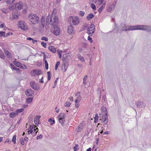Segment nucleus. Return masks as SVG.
<instances>
[{
  "mask_svg": "<svg viewBox=\"0 0 151 151\" xmlns=\"http://www.w3.org/2000/svg\"><path fill=\"white\" fill-rule=\"evenodd\" d=\"M58 22V17L57 16H50L48 15L47 17L46 20V24L49 23L53 26L57 25V23Z\"/></svg>",
  "mask_w": 151,
  "mask_h": 151,
  "instance_id": "1",
  "label": "nucleus"
},
{
  "mask_svg": "<svg viewBox=\"0 0 151 151\" xmlns=\"http://www.w3.org/2000/svg\"><path fill=\"white\" fill-rule=\"evenodd\" d=\"M28 19L33 25L38 23L39 21V18L36 14L31 13L28 16Z\"/></svg>",
  "mask_w": 151,
  "mask_h": 151,
  "instance_id": "2",
  "label": "nucleus"
},
{
  "mask_svg": "<svg viewBox=\"0 0 151 151\" xmlns=\"http://www.w3.org/2000/svg\"><path fill=\"white\" fill-rule=\"evenodd\" d=\"M104 114L102 116L101 119L100 120H101V122H103L105 125H106L108 122V118L107 116V111L106 108L105 107V110L103 111Z\"/></svg>",
  "mask_w": 151,
  "mask_h": 151,
  "instance_id": "3",
  "label": "nucleus"
},
{
  "mask_svg": "<svg viewBox=\"0 0 151 151\" xmlns=\"http://www.w3.org/2000/svg\"><path fill=\"white\" fill-rule=\"evenodd\" d=\"M79 18L76 17H71L68 19V21L71 24H72L74 25L78 24L79 22Z\"/></svg>",
  "mask_w": 151,
  "mask_h": 151,
  "instance_id": "4",
  "label": "nucleus"
},
{
  "mask_svg": "<svg viewBox=\"0 0 151 151\" xmlns=\"http://www.w3.org/2000/svg\"><path fill=\"white\" fill-rule=\"evenodd\" d=\"M95 27L94 24H91L87 28V33L89 35L91 36L94 33L95 31Z\"/></svg>",
  "mask_w": 151,
  "mask_h": 151,
  "instance_id": "5",
  "label": "nucleus"
},
{
  "mask_svg": "<svg viewBox=\"0 0 151 151\" xmlns=\"http://www.w3.org/2000/svg\"><path fill=\"white\" fill-rule=\"evenodd\" d=\"M140 25H138L137 26H129V28L125 29H124V27L121 29V31H132L136 30H139V26Z\"/></svg>",
  "mask_w": 151,
  "mask_h": 151,
  "instance_id": "6",
  "label": "nucleus"
},
{
  "mask_svg": "<svg viewBox=\"0 0 151 151\" xmlns=\"http://www.w3.org/2000/svg\"><path fill=\"white\" fill-rule=\"evenodd\" d=\"M139 30L145 31L149 32H151V26L147 25H142L139 27Z\"/></svg>",
  "mask_w": 151,
  "mask_h": 151,
  "instance_id": "7",
  "label": "nucleus"
},
{
  "mask_svg": "<svg viewBox=\"0 0 151 151\" xmlns=\"http://www.w3.org/2000/svg\"><path fill=\"white\" fill-rule=\"evenodd\" d=\"M18 26L23 30H26L28 29V27L26 23L23 21L19 22Z\"/></svg>",
  "mask_w": 151,
  "mask_h": 151,
  "instance_id": "8",
  "label": "nucleus"
},
{
  "mask_svg": "<svg viewBox=\"0 0 151 151\" xmlns=\"http://www.w3.org/2000/svg\"><path fill=\"white\" fill-rule=\"evenodd\" d=\"M42 73V72L41 70L37 69L33 70L31 72L32 75L33 76H38Z\"/></svg>",
  "mask_w": 151,
  "mask_h": 151,
  "instance_id": "9",
  "label": "nucleus"
},
{
  "mask_svg": "<svg viewBox=\"0 0 151 151\" xmlns=\"http://www.w3.org/2000/svg\"><path fill=\"white\" fill-rule=\"evenodd\" d=\"M23 6V4L21 1H19L15 5V9L17 11H18L22 9Z\"/></svg>",
  "mask_w": 151,
  "mask_h": 151,
  "instance_id": "10",
  "label": "nucleus"
},
{
  "mask_svg": "<svg viewBox=\"0 0 151 151\" xmlns=\"http://www.w3.org/2000/svg\"><path fill=\"white\" fill-rule=\"evenodd\" d=\"M54 30L52 31V33L55 35L58 36L60 34V29L59 28H58L57 25L53 26Z\"/></svg>",
  "mask_w": 151,
  "mask_h": 151,
  "instance_id": "11",
  "label": "nucleus"
},
{
  "mask_svg": "<svg viewBox=\"0 0 151 151\" xmlns=\"http://www.w3.org/2000/svg\"><path fill=\"white\" fill-rule=\"evenodd\" d=\"M14 63L16 66L20 68H27L26 66L25 65L23 64H22L19 62L14 61Z\"/></svg>",
  "mask_w": 151,
  "mask_h": 151,
  "instance_id": "12",
  "label": "nucleus"
},
{
  "mask_svg": "<svg viewBox=\"0 0 151 151\" xmlns=\"http://www.w3.org/2000/svg\"><path fill=\"white\" fill-rule=\"evenodd\" d=\"M30 85L33 89L37 91L40 89V87L38 86L34 81H31L30 82Z\"/></svg>",
  "mask_w": 151,
  "mask_h": 151,
  "instance_id": "13",
  "label": "nucleus"
},
{
  "mask_svg": "<svg viewBox=\"0 0 151 151\" xmlns=\"http://www.w3.org/2000/svg\"><path fill=\"white\" fill-rule=\"evenodd\" d=\"M26 95L28 96H31L34 94V91L31 89H27L25 92Z\"/></svg>",
  "mask_w": 151,
  "mask_h": 151,
  "instance_id": "14",
  "label": "nucleus"
},
{
  "mask_svg": "<svg viewBox=\"0 0 151 151\" xmlns=\"http://www.w3.org/2000/svg\"><path fill=\"white\" fill-rule=\"evenodd\" d=\"M70 57V55L68 53H66L63 55V56L62 60L63 62H67L69 58Z\"/></svg>",
  "mask_w": 151,
  "mask_h": 151,
  "instance_id": "15",
  "label": "nucleus"
},
{
  "mask_svg": "<svg viewBox=\"0 0 151 151\" xmlns=\"http://www.w3.org/2000/svg\"><path fill=\"white\" fill-rule=\"evenodd\" d=\"M45 18L44 16H42L41 19L40 21V24L41 26L40 27V28L41 29H43L45 27Z\"/></svg>",
  "mask_w": 151,
  "mask_h": 151,
  "instance_id": "16",
  "label": "nucleus"
},
{
  "mask_svg": "<svg viewBox=\"0 0 151 151\" xmlns=\"http://www.w3.org/2000/svg\"><path fill=\"white\" fill-rule=\"evenodd\" d=\"M116 4H110L107 8V11L109 12H111L114 9Z\"/></svg>",
  "mask_w": 151,
  "mask_h": 151,
  "instance_id": "17",
  "label": "nucleus"
},
{
  "mask_svg": "<svg viewBox=\"0 0 151 151\" xmlns=\"http://www.w3.org/2000/svg\"><path fill=\"white\" fill-rule=\"evenodd\" d=\"M74 30L72 25H70L68 27V31L69 34H73L74 32Z\"/></svg>",
  "mask_w": 151,
  "mask_h": 151,
  "instance_id": "18",
  "label": "nucleus"
},
{
  "mask_svg": "<svg viewBox=\"0 0 151 151\" xmlns=\"http://www.w3.org/2000/svg\"><path fill=\"white\" fill-rule=\"evenodd\" d=\"M4 53L8 58H10L12 57L11 54L7 50L4 49Z\"/></svg>",
  "mask_w": 151,
  "mask_h": 151,
  "instance_id": "19",
  "label": "nucleus"
},
{
  "mask_svg": "<svg viewBox=\"0 0 151 151\" xmlns=\"http://www.w3.org/2000/svg\"><path fill=\"white\" fill-rule=\"evenodd\" d=\"M94 17V15L92 13L89 14L87 16L86 19L88 20H89L93 18Z\"/></svg>",
  "mask_w": 151,
  "mask_h": 151,
  "instance_id": "20",
  "label": "nucleus"
},
{
  "mask_svg": "<svg viewBox=\"0 0 151 151\" xmlns=\"http://www.w3.org/2000/svg\"><path fill=\"white\" fill-rule=\"evenodd\" d=\"M83 124L82 123H81V124H80L77 129V131L78 132H81L83 129Z\"/></svg>",
  "mask_w": 151,
  "mask_h": 151,
  "instance_id": "21",
  "label": "nucleus"
},
{
  "mask_svg": "<svg viewBox=\"0 0 151 151\" xmlns=\"http://www.w3.org/2000/svg\"><path fill=\"white\" fill-rule=\"evenodd\" d=\"M48 48L49 50L54 53L56 52V51L55 48L53 46H50Z\"/></svg>",
  "mask_w": 151,
  "mask_h": 151,
  "instance_id": "22",
  "label": "nucleus"
},
{
  "mask_svg": "<svg viewBox=\"0 0 151 151\" xmlns=\"http://www.w3.org/2000/svg\"><path fill=\"white\" fill-rule=\"evenodd\" d=\"M33 126H32L31 125L29 127L28 129V134H32L33 133Z\"/></svg>",
  "mask_w": 151,
  "mask_h": 151,
  "instance_id": "23",
  "label": "nucleus"
},
{
  "mask_svg": "<svg viewBox=\"0 0 151 151\" xmlns=\"http://www.w3.org/2000/svg\"><path fill=\"white\" fill-rule=\"evenodd\" d=\"M17 115V113L15 111L9 114L10 117L13 118Z\"/></svg>",
  "mask_w": 151,
  "mask_h": 151,
  "instance_id": "24",
  "label": "nucleus"
},
{
  "mask_svg": "<svg viewBox=\"0 0 151 151\" xmlns=\"http://www.w3.org/2000/svg\"><path fill=\"white\" fill-rule=\"evenodd\" d=\"M33 99V98L32 97L27 98L26 99V102L27 103L30 104L32 101Z\"/></svg>",
  "mask_w": 151,
  "mask_h": 151,
  "instance_id": "25",
  "label": "nucleus"
},
{
  "mask_svg": "<svg viewBox=\"0 0 151 151\" xmlns=\"http://www.w3.org/2000/svg\"><path fill=\"white\" fill-rule=\"evenodd\" d=\"M63 62V63L62 64V66L64 67V69H65V71L66 70L67 68H68V63L67 62Z\"/></svg>",
  "mask_w": 151,
  "mask_h": 151,
  "instance_id": "26",
  "label": "nucleus"
},
{
  "mask_svg": "<svg viewBox=\"0 0 151 151\" xmlns=\"http://www.w3.org/2000/svg\"><path fill=\"white\" fill-rule=\"evenodd\" d=\"M105 7V4H103L101 7L98 9V11L99 13H100L102 11L103 9Z\"/></svg>",
  "mask_w": 151,
  "mask_h": 151,
  "instance_id": "27",
  "label": "nucleus"
},
{
  "mask_svg": "<svg viewBox=\"0 0 151 151\" xmlns=\"http://www.w3.org/2000/svg\"><path fill=\"white\" fill-rule=\"evenodd\" d=\"M57 13V10L56 9H54L53 11L51 14L50 16H57L56 15V14Z\"/></svg>",
  "mask_w": 151,
  "mask_h": 151,
  "instance_id": "28",
  "label": "nucleus"
},
{
  "mask_svg": "<svg viewBox=\"0 0 151 151\" xmlns=\"http://www.w3.org/2000/svg\"><path fill=\"white\" fill-rule=\"evenodd\" d=\"M65 114L63 113L60 114L58 116V119H64Z\"/></svg>",
  "mask_w": 151,
  "mask_h": 151,
  "instance_id": "29",
  "label": "nucleus"
},
{
  "mask_svg": "<svg viewBox=\"0 0 151 151\" xmlns=\"http://www.w3.org/2000/svg\"><path fill=\"white\" fill-rule=\"evenodd\" d=\"M43 60L45 61V68L46 70L48 69V65L47 61L45 59V58H43Z\"/></svg>",
  "mask_w": 151,
  "mask_h": 151,
  "instance_id": "30",
  "label": "nucleus"
},
{
  "mask_svg": "<svg viewBox=\"0 0 151 151\" xmlns=\"http://www.w3.org/2000/svg\"><path fill=\"white\" fill-rule=\"evenodd\" d=\"M0 57L2 59H4L5 58L4 53L1 50H0Z\"/></svg>",
  "mask_w": 151,
  "mask_h": 151,
  "instance_id": "31",
  "label": "nucleus"
},
{
  "mask_svg": "<svg viewBox=\"0 0 151 151\" xmlns=\"http://www.w3.org/2000/svg\"><path fill=\"white\" fill-rule=\"evenodd\" d=\"M16 0H5V1L7 4H11Z\"/></svg>",
  "mask_w": 151,
  "mask_h": 151,
  "instance_id": "32",
  "label": "nucleus"
},
{
  "mask_svg": "<svg viewBox=\"0 0 151 151\" xmlns=\"http://www.w3.org/2000/svg\"><path fill=\"white\" fill-rule=\"evenodd\" d=\"M88 78V76H84L83 78V83L85 85L86 84V80Z\"/></svg>",
  "mask_w": 151,
  "mask_h": 151,
  "instance_id": "33",
  "label": "nucleus"
},
{
  "mask_svg": "<svg viewBox=\"0 0 151 151\" xmlns=\"http://www.w3.org/2000/svg\"><path fill=\"white\" fill-rule=\"evenodd\" d=\"M24 109H17V110L15 112L16 113H17V115L19 114V113L22 112L23 111Z\"/></svg>",
  "mask_w": 151,
  "mask_h": 151,
  "instance_id": "34",
  "label": "nucleus"
},
{
  "mask_svg": "<svg viewBox=\"0 0 151 151\" xmlns=\"http://www.w3.org/2000/svg\"><path fill=\"white\" fill-rule=\"evenodd\" d=\"M16 135H14L13 136L12 139V142H14V144H15L16 142Z\"/></svg>",
  "mask_w": 151,
  "mask_h": 151,
  "instance_id": "35",
  "label": "nucleus"
},
{
  "mask_svg": "<svg viewBox=\"0 0 151 151\" xmlns=\"http://www.w3.org/2000/svg\"><path fill=\"white\" fill-rule=\"evenodd\" d=\"M60 123L62 125L64 124V122H65V119H58Z\"/></svg>",
  "mask_w": 151,
  "mask_h": 151,
  "instance_id": "36",
  "label": "nucleus"
},
{
  "mask_svg": "<svg viewBox=\"0 0 151 151\" xmlns=\"http://www.w3.org/2000/svg\"><path fill=\"white\" fill-rule=\"evenodd\" d=\"M81 46L82 47L86 48L87 47V44L85 42H83L81 44Z\"/></svg>",
  "mask_w": 151,
  "mask_h": 151,
  "instance_id": "37",
  "label": "nucleus"
},
{
  "mask_svg": "<svg viewBox=\"0 0 151 151\" xmlns=\"http://www.w3.org/2000/svg\"><path fill=\"white\" fill-rule=\"evenodd\" d=\"M60 62L59 61H58L57 62L55 65V69L56 70L57 69V68L58 67V66L60 64Z\"/></svg>",
  "mask_w": 151,
  "mask_h": 151,
  "instance_id": "38",
  "label": "nucleus"
},
{
  "mask_svg": "<svg viewBox=\"0 0 151 151\" xmlns=\"http://www.w3.org/2000/svg\"><path fill=\"white\" fill-rule=\"evenodd\" d=\"M47 74L48 76V80L50 81V80L51 75L50 71L47 72Z\"/></svg>",
  "mask_w": 151,
  "mask_h": 151,
  "instance_id": "39",
  "label": "nucleus"
},
{
  "mask_svg": "<svg viewBox=\"0 0 151 151\" xmlns=\"http://www.w3.org/2000/svg\"><path fill=\"white\" fill-rule=\"evenodd\" d=\"M98 114H95V116L94 117V122L96 123V121H98Z\"/></svg>",
  "mask_w": 151,
  "mask_h": 151,
  "instance_id": "40",
  "label": "nucleus"
},
{
  "mask_svg": "<svg viewBox=\"0 0 151 151\" xmlns=\"http://www.w3.org/2000/svg\"><path fill=\"white\" fill-rule=\"evenodd\" d=\"M76 96H77L76 99L78 100L79 102H80L81 99V97L80 95H78L76 94Z\"/></svg>",
  "mask_w": 151,
  "mask_h": 151,
  "instance_id": "41",
  "label": "nucleus"
},
{
  "mask_svg": "<svg viewBox=\"0 0 151 151\" xmlns=\"http://www.w3.org/2000/svg\"><path fill=\"white\" fill-rule=\"evenodd\" d=\"M91 6L94 10H95L96 9V6L94 4H91Z\"/></svg>",
  "mask_w": 151,
  "mask_h": 151,
  "instance_id": "42",
  "label": "nucleus"
},
{
  "mask_svg": "<svg viewBox=\"0 0 151 151\" xmlns=\"http://www.w3.org/2000/svg\"><path fill=\"white\" fill-rule=\"evenodd\" d=\"M13 16L15 19H17L18 18V16L17 15V13L15 14V13H13Z\"/></svg>",
  "mask_w": 151,
  "mask_h": 151,
  "instance_id": "43",
  "label": "nucleus"
},
{
  "mask_svg": "<svg viewBox=\"0 0 151 151\" xmlns=\"http://www.w3.org/2000/svg\"><path fill=\"white\" fill-rule=\"evenodd\" d=\"M65 106L67 107H69L70 106L71 103L70 102H67L65 104Z\"/></svg>",
  "mask_w": 151,
  "mask_h": 151,
  "instance_id": "44",
  "label": "nucleus"
},
{
  "mask_svg": "<svg viewBox=\"0 0 151 151\" xmlns=\"http://www.w3.org/2000/svg\"><path fill=\"white\" fill-rule=\"evenodd\" d=\"M88 27V25L87 24H85L84 25L83 27L82 28V30H85L86 29H87Z\"/></svg>",
  "mask_w": 151,
  "mask_h": 151,
  "instance_id": "45",
  "label": "nucleus"
},
{
  "mask_svg": "<svg viewBox=\"0 0 151 151\" xmlns=\"http://www.w3.org/2000/svg\"><path fill=\"white\" fill-rule=\"evenodd\" d=\"M5 36V32H4L0 31V36Z\"/></svg>",
  "mask_w": 151,
  "mask_h": 151,
  "instance_id": "46",
  "label": "nucleus"
},
{
  "mask_svg": "<svg viewBox=\"0 0 151 151\" xmlns=\"http://www.w3.org/2000/svg\"><path fill=\"white\" fill-rule=\"evenodd\" d=\"M85 14V12L84 11H80L79 14L81 17L83 16Z\"/></svg>",
  "mask_w": 151,
  "mask_h": 151,
  "instance_id": "47",
  "label": "nucleus"
},
{
  "mask_svg": "<svg viewBox=\"0 0 151 151\" xmlns=\"http://www.w3.org/2000/svg\"><path fill=\"white\" fill-rule=\"evenodd\" d=\"M78 59L82 62H83L84 61V58L81 56H79Z\"/></svg>",
  "mask_w": 151,
  "mask_h": 151,
  "instance_id": "48",
  "label": "nucleus"
},
{
  "mask_svg": "<svg viewBox=\"0 0 151 151\" xmlns=\"http://www.w3.org/2000/svg\"><path fill=\"white\" fill-rule=\"evenodd\" d=\"M42 40H44L46 41H47L48 40V39L47 38L45 37H42L41 38Z\"/></svg>",
  "mask_w": 151,
  "mask_h": 151,
  "instance_id": "49",
  "label": "nucleus"
},
{
  "mask_svg": "<svg viewBox=\"0 0 151 151\" xmlns=\"http://www.w3.org/2000/svg\"><path fill=\"white\" fill-rule=\"evenodd\" d=\"M41 45H42V46L44 47V48H46V45H47V44L46 43L44 42H42L41 43Z\"/></svg>",
  "mask_w": 151,
  "mask_h": 151,
  "instance_id": "50",
  "label": "nucleus"
},
{
  "mask_svg": "<svg viewBox=\"0 0 151 151\" xmlns=\"http://www.w3.org/2000/svg\"><path fill=\"white\" fill-rule=\"evenodd\" d=\"M20 143L21 145H24V141L23 140V139L22 138L20 139Z\"/></svg>",
  "mask_w": 151,
  "mask_h": 151,
  "instance_id": "51",
  "label": "nucleus"
},
{
  "mask_svg": "<svg viewBox=\"0 0 151 151\" xmlns=\"http://www.w3.org/2000/svg\"><path fill=\"white\" fill-rule=\"evenodd\" d=\"M2 12L4 13H6L7 12V10L5 9H1Z\"/></svg>",
  "mask_w": 151,
  "mask_h": 151,
  "instance_id": "52",
  "label": "nucleus"
},
{
  "mask_svg": "<svg viewBox=\"0 0 151 151\" xmlns=\"http://www.w3.org/2000/svg\"><path fill=\"white\" fill-rule=\"evenodd\" d=\"M34 122L35 124H40V121L38 122V121L35 120V119H34Z\"/></svg>",
  "mask_w": 151,
  "mask_h": 151,
  "instance_id": "53",
  "label": "nucleus"
},
{
  "mask_svg": "<svg viewBox=\"0 0 151 151\" xmlns=\"http://www.w3.org/2000/svg\"><path fill=\"white\" fill-rule=\"evenodd\" d=\"M58 79V78H57L56 79V80L55 81V82H54V86H53V88H55V86L56 85V84L57 83V80Z\"/></svg>",
  "mask_w": 151,
  "mask_h": 151,
  "instance_id": "54",
  "label": "nucleus"
},
{
  "mask_svg": "<svg viewBox=\"0 0 151 151\" xmlns=\"http://www.w3.org/2000/svg\"><path fill=\"white\" fill-rule=\"evenodd\" d=\"M42 135H39L37 136V139H41L42 138Z\"/></svg>",
  "mask_w": 151,
  "mask_h": 151,
  "instance_id": "55",
  "label": "nucleus"
},
{
  "mask_svg": "<svg viewBox=\"0 0 151 151\" xmlns=\"http://www.w3.org/2000/svg\"><path fill=\"white\" fill-rule=\"evenodd\" d=\"M78 145H75V146L73 147V149L74 150V151H76L77 149V148L78 147Z\"/></svg>",
  "mask_w": 151,
  "mask_h": 151,
  "instance_id": "56",
  "label": "nucleus"
},
{
  "mask_svg": "<svg viewBox=\"0 0 151 151\" xmlns=\"http://www.w3.org/2000/svg\"><path fill=\"white\" fill-rule=\"evenodd\" d=\"M104 1V0H98V1L99 3V5L102 4L103 3Z\"/></svg>",
  "mask_w": 151,
  "mask_h": 151,
  "instance_id": "57",
  "label": "nucleus"
},
{
  "mask_svg": "<svg viewBox=\"0 0 151 151\" xmlns=\"http://www.w3.org/2000/svg\"><path fill=\"white\" fill-rule=\"evenodd\" d=\"M88 40L90 41L91 42H92V38L90 36H88Z\"/></svg>",
  "mask_w": 151,
  "mask_h": 151,
  "instance_id": "58",
  "label": "nucleus"
},
{
  "mask_svg": "<svg viewBox=\"0 0 151 151\" xmlns=\"http://www.w3.org/2000/svg\"><path fill=\"white\" fill-rule=\"evenodd\" d=\"M10 67L14 70V68L15 67L12 63L10 64Z\"/></svg>",
  "mask_w": 151,
  "mask_h": 151,
  "instance_id": "59",
  "label": "nucleus"
},
{
  "mask_svg": "<svg viewBox=\"0 0 151 151\" xmlns=\"http://www.w3.org/2000/svg\"><path fill=\"white\" fill-rule=\"evenodd\" d=\"M40 118V116H37L35 118V120L38 121V122H40L39 119Z\"/></svg>",
  "mask_w": 151,
  "mask_h": 151,
  "instance_id": "60",
  "label": "nucleus"
},
{
  "mask_svg": "<svg viewBox=\"0 0 151 151\" xmlns=\"http://www.w3.org/2000/svg\"><path fill=\"white\" fill-rule=\"evenodd\" d=\"M43 79V77H42L40 79L39 82L41 83H43L44 81H43L42 80Z\"/></svg>",
  "mask_w": 151,
  "mask_h": 151,
  "instance_id": "61",
  "label": "nucleus"
},
{
  "mask_svg": "<svg viewBox=\"0 0 151 151\" xmlns=\"http://www.w3.org/2000/svg\"><path fill=\"white\" fill-rule=\"evenodd\" d=\"M79 105L78 103H76L75 104V107L76 108H78Z\"/></svg>",
  "mask_w": 151,
  "mask_h": 151,
  "instance_id": "62",
  "label": "nucleus"
},
{
  "mask_svg": "<svg viewBox=\"0 0 151 151\" xmlns=\"http://www.w3.org/2000/svg\"><path fill=\"white\" fill-rule=\"evenodd\" d=\"M55 121L54 120H53L52 121V122H51L50 124V125H52H52L53 124H55Z\"/></svg>",
  "mask_w": 151,
  "mask_h": 151,
  "instance_id": "63",
  "label": "nucleus"
},
{
  "mask_svg": "<svg viewBox=\"0 0 151 151\" xmlns=\"http://www.w3.org/2000/svg\"><path fill=\"white\" fill-rule=\"evenodd\" d=\"M32 40V42L33 43H35V42H37V41L36 40H35L33 39V40Z\"/></svg>",
  "mask_w": 151,
  "mask_h": 151,
  "instance_id": "64",
  "label": "nucleus"
}]
</instances>
